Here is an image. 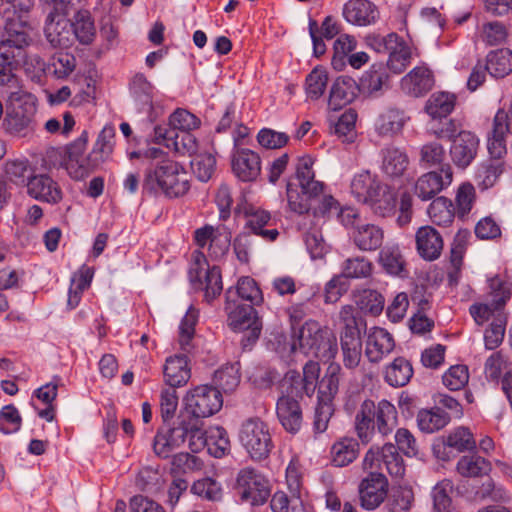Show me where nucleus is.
Returning a JSON list of instances; mask_svg holds the SVG:
<instances>
[{
    "label": "nucleus",
    "instance_id": "f257e3e1",
    "mask_svg": "<svg viewBox=\"0 0 512 512\" xmlns=\"http://www.w3.org/2000/svg\"><path fill=\"white\" fill-rule=\"evenodd\" d=\"M31 25L27 21H10L4 26L0 40V86L16 94L18 79L13 71L24 57V48L31 42Z\"/></svg>",
    "mask_w": 512,
    "mask_h": 512
},
{
    "label": "nucleus",
    "instance_id": "f03ea898",
    "mask_svg": "<svg viewBox=\"0 0 512 512\" xmlns=\"http://www.w3.org/2000/svg\"><path fill=\"white\" fill-rule=\"evenodd\" d=\"M397 425V409L386 399H382L378 403L371 399L364 400L354 419L355 433L364 445L372 442L376 434L381 437L390 435Z\"/></svg>",
    "mask_w": 512,
    "mask_h": 512
},
{
    "label": "nucleus",
    "instance_id": "7ed1b4c3",
    "mask_svg": "<svg viewBox=\"0 0 512 512\" xmlns=\"http://www.w3.org/2000/svg\"><path fill=\"white\" fill-rule=\"evenodd\" d=\"M190 189L184 167L171 159H164L155 168L148 169L142 183V192L157 195L162 192L168 198H178Z\"/></svg>",
    "mask_w": 512,
    "mask_h": 512
},
{
    "label": "nucleus",
    "instance_id": "20e7f679",
    "mask_svg": "<svg viewBox=\"0 0 512 512\" xmlns=\"http://www.w3.org/2000/svg\"><path fill=\"white\" fill-rule=\"evenodd\" d=\"M313 159L304 156L298 159L296 166L297 184L287 183V201L291 211L304 214L311 209V202L319 198L324 189V183L315 180Z\"/></svg>",
    "mask_w": 512,
    "mask_h": 512
},
{
    "label": "nucleus",
    "instance_id": "39448f33",
    "mask_svg": "<svg viewBox=\"0 0 512 512\" xmlns=\"http://www.w3.org/2000/svg\"><path fill=\"white\" fill-rule=\"evenodd\" d=\"M254 306L239 302V299L233 298L231 291L225 292L227 323L233 331L244 332L241 339L243 349H250L259 339L262 330V323Z\"/></svg>",
    "mask_w": 512,
    "mask_h": 512
},
{
    "label": "nucleus",
    "instance_id": "423d86ee",
    "mask_svg": "<svg viewBox=\"0 0 512 512\" xmlns=\"http://www.w3.org/2000/svg\"><path fill=\"white\" fill-rule=\"evenodd\" d=\"M238 437L242 447L254 461L267 459L274 449L270 428L258 417L243 421Z\"/></svg>",
    "mask_w": 512,
    "mask_h": 512
},
{
    "label": "nucleus",
    "instance_id": "0eeeda50",
    "mask_svg": "<svg viewBox=\"0 0 512 512\" xmlns=\"http://www.w3.org/2000/svg\"><path fill=\"white\" fill-rule=\"evenodd\" d=\"M298 343L305 354H313L320 359L334 358L338 351L335 335L315 320H308L302 325Z\"/></svg>",
    "mask_w": 512,
    "mask_h": 512
},
{
    "label": "nucleus",
    "instance_id": "6e6552de",
    "mask_svg": "<svg viewBox=\"0 0 512 512\" xmlns=\"http://www.w3.org/2000/svg\"><path fill=\"white\" fill-rule=\"evenodd\" d=\"M366 44L377 53L388 54L386 65L394 74L404 72L411 62V47L395 32L385 36L378 34L368 35L366 37Z\"/></svg>",
    "mask_w": 512,
    "mask_h": 512
},
{
    "label": "nucleus",
    "instance_id": "1a4fd4ad",
    "mask_svg": "<svg viewBox=\"0 0 512 512\" xmlns=\"http://www.w3.org/2000/svg\"><path fill=\"white\" fill-rule=\"evenodd\" d=\"M36 111V104L30 96L11 99L2 123L4 130L11 135L26 136L34 129Z\"/></svg>",
    "mask_w": 512,
    "mask_h": 512
},
{
    "label": "nucleus",
    "instance_id": "9d476101",
    "mask_svg": "<svg viewBox=\"0 0 512 512\" xmlns=\"http://www.w3.org/2000/svg\"><path fill=\"white\" fill-rule=\"evenodd\" d=\"M185 409L194 418L210 417L223 406L222 393L212 385H199L184 397Z\"/></svg>",
    "mask_w": 512,
    "mask_h": 512
},
{
    "label": "nucleus",
    "instance_id": "9b49d317",
    "mask_svg": "<svg viewBox=\"0 0 512 512\" xmlns=\"http://www.w3.org/2000/svg\"><path fill=\"white\" fill-rule=\"evenodd\" d=\"M236 484L241 500L252 506L264 504L270 496L269 481L254 468L241 469Z\"/></svg>",
    "mask_w": 512,
    "mask_h": 512
},
{
    "label": "nucleus",
    "instance_id": "f8f14e48",
    "mask_svg": "<svg viewBox=\"0 0 512 512\" xmlns=\"http://www.w3.org/2000/svg\"><path fill=\"white\" fill-rule=\"evenodd\" d=\"M511 291L507 284L498 276L489 279V292L486 303H475L469 311L478 325L490 319L493 313L501 309L510 298Z\"/></svg>",
    "mask_w": 512,
    "mask_h": 512
},
{
    "label": "nucleus",
    "instance_id": "ddd939ff",
    "mask_svg": "<svg viewBox=\"0 0 512 512\" xmlns=\"http://www.w3.org/2000/svg\"><path fill=\"white\" fill-rule=\"evenodd\" d=\"M453 180V171L449 163L441 165L439 171H430L421 175L414 185V193L422 201L434 198Z\"/></svg>",
    "mask_w": 512,
    "mask_h": 512
},
{
    "label": "nucleus",
    "instance_id": "4468645a",
    "mask_svg": "<svg viewBox=\"0 0 512 512\" xmlns=\"http://www.w3.org/2000/svg\"><path fill=\"white\" fill-rule=\"evenodd\" d=\"M388 481L382 473L371 472L359 485L360 505L366 510L376 509L387 496Z\"/></svg>",
    "mask_w": 512,
    "mask_h": 512
},
{
    "label": "nucleus",
    "instance_id": "2eb2a0df",
    "mask_svg": "<svg viewBox=\"0 0 512 512\" xmlns=\"http://www.w3.org/2000/svg\"><path fill=\"white\" fill-rule=\"evenodd\" d=\"M155 140L167 148H173L177 153L192 156L198 150L196 137L190 131H175L167 127L155 128Z\"/></svg>",
    "mask_w": 512,
    "mask_h": 512
},
{
    "label": "nucleus",
    "instance_id": "dca6fc26",
    "mask_svg": "<svg viewBox=\"0 0 512 512\" xmlns=\"http://www.w3.org/2000/svg\"><path fill=\"white\" fill-rule=\"evenodd\" d=\"M479 144V139L474 133H459L458 137L453 139L449 150L453 164L460 169L467 168L476 158Z\"/></svg>",
    "mask_w": 512,
    "mask_h": 512
},
{
    "label": "nucleus",
    "instance_id": "f3484780",
    "mask_svg": "<svg viewBox=\"0 0 512 512\" xmlns=\"http://www.w3.org/2000/svg\"><path fill=\"white\" fill-rule=\"evenodd\" d=\"M512 134V102L507 111L500 109L493 120L491 135L488 137V150L493 158L506 153V135Z\"/></svg>",
    "mask_w": 512,
    "mask_h": 512
},
{
    "label": "nucleus",
    "instance_id": "a211bd4d",
    "mask_svg": "<svg viewBox=\"0 0 512 512\" xmlns=\"http://www.w3.org/2000/svg\"><path fill=\"white\" fill-rule=\"evenodd\" d=\"M88 142V133L83 131L81 135L67 146L66 169L69 175L75 180H83L89 176L88 156L84 157L83 152Z\"/></svg>",
    "mask_w": 512,
    "mask_h": 512
},
{
    "label": "nucleus",
    "instance_id": "6ab92c4d",
    "mask_svg": "<svg viewBox=\"0 0 512 512\" xmlns=\"http://www.w3.org/2000/svg\"><path fill=\"white\" fill-rule=\"evenodd\" d=\"M277 418L285 431L296 434L303 423L302 408L292 395H282L276 402Z\"/></svg>",
    "mask_w": 512,
    "mask_h": 512
},
{
    "label": "nucleus",
    "instance_id": "aec40b11",
    "mask_svg": "<svg viewBox=\"0 0 512 512\" xmlns=\"http://www.w3.org/2000/svg\"><path fill=\"white\" fill-rule=\"evenodd\" d=\"M415 242L419 256L427 261L438 259L444 246L441 234L429 225L422 226L416 231Z\"/></svg>",
    "mask_w": 512,
    "mask_h": 512
},
{
    "label": "nucleus",
    "instance_id": "412c9836",
    "mask_svg": "<svg viewBox=\"0 0 512 512\" xmlns=\"http://www.w3.org/2000/svg\"><path fill=\"white\" fill-rule=\"evenodd\" d=\"M400 85L407 95L421 97L433 88L434 76L426 66H417L401 79Z\"/></svg>",
    "mask_w": 512,
    "mask_h": 512
},
{
    "label": "nucleus",
    "instance_id": "4be33fe9",
    "mask_svg": "<svg viewBox=\"0 0 512 512\" xmlns=\"http://www.w3.org/2000/svg\"><path fill=\"white\" fill-rule=\"evenodd\" d=\"M342 14L348 23L357 26L374 24L379 18L378 8L368 0H349L344 4Z\"/></svg>",
    "mask_w": 512,
    "mask_h": 512
},
{
    "label": "nucleus",
    "instance_id": "5701e85b",
    "mask_svg": "<svg viewBox=\"0 0 512 512\" xmlns=\"http://www.w3.org/2000/svg\"><path fill=\"white\" fill-rule=\"evenodd\" d=\"M351 239L360 251H376L383 244L384 230L373 223H357V226L351 232Z\"/></svg>",
    "mask_w": 512,
    "mask_h": 512
},
{
    "label": "nucleus",
    "instance_id": "b1692460",
    "mask_svg": "<svg viewBox=\"0 0 512 512\" xmlns=\"http://www.w3.org/2000/svg\"><path fill=\"white\" fill-rule=\"evenodd\" d=\"M232 170L240 180L254 181L261 172L260 156L250 149H239L232 158Z\"/></svg>",
    "mask_w": 512,
    "mask_h": 512
},
{
    "label": "nucleus",
    "instance_id": "393cba45",
    "mask_svg": "<svg viewBox=\"0 0 512 512\" xmlns=\"http://www.w3.org/2000/svg\"><path fill=\"white\" fill-rule=\"evenodd\" d=\"M27 193L34 199L56 204L62 199L58 184L48 175H35L27 181Z\"/></svg>",
    "mask_w": 512,
    "mask_h": 512
},
{
    "label": "nucleus",
    "instance_id": "a878e982",
    "mask_svg": "<svg viewBox=\"0 0 512 512\" xmlns=\"http://www.w3.org/2000/svg\"><path fill=\"white\" fill-rule=\"evenodd\" d=\"M395 347L392 335L384 328L375 327L369 334L365 354L372 363L380 362Z\"/></svg>",
    "mask_w": 512,
    "mask_h": 512
},
{
    "label": "nucleus",
    "instance_id": "bb28decb",
    "mask_svg": "<svg viewBox=\"0 0 512 512\" xmlns=\"http://www.w3.org/2000/svg\"><path fill=\"white\" fill-rule=\"evenodd\" d=\"M359 91V85L352 77L339 76L332 84L328 104L333 110H339L351 103Z\"/></svg>",
    "mask_w": 512,
    "mask_h": 512
},
{
    "label": "nucleus",
    "instance_id": "cd10ccee",
    "mask_svg": "<svg viewBox=\"0 0 512 512\" xmlns=\"http://www.w3.org/2000/svg\"><path fill=\"white\" fill-rule=\"evenodd\" d=\"M288 487L291 495L284 491H277L272 495L270 507L273 512H304L303 501L297 493L299 481L297 478H290L287 475Z\"/></svg>",
    "mask_w": 512,
    "mask_h": 512
},
{
    "label": "nucleus",
    "instance_id": "c85d7f7f",
    "mask_svg": "<svg viewBox=\"0 0 512 512\" xmlns=\"http://www.w3.org/2000/svg\"><path fill=\"white\" fill-rule=\"evenodd\" d=\"M163 377L169 388L186 385L191 377L187 356L175 355L167 358L163 367Z\"/></svg>",
    "mask_w": 512,
    "mask_h": 512
},
{
    "label": "nucleus",
    "instance_id": "c756f323",
    "mask_svg": "<svg viewBox=\"0 0 512 512\" xmlns=\"http://www.w3.org/2000/svg\"><path fill=\"white\" fill-rule=\"evenodd\" d=\"M382 170L391 178H400L409 166L407 153L398 147L388 146L381 150Z\"/></svg>",
    "mask_w": 512,
    "mask_h": 512
},
{
    "label": "nucleus",
    "instance_id": "7c9ffc66",
    "mask_svg": "<svg viewBox=\"0 0 512 512\" xmlns=\"http://www.w3.org/2000/svg\"><path fill=\"white\" fill-rule=\"evenodd\" d=\"M44 34L53 48H68L73 44L70 20H45Z\"/></svg>",
    "mask_w": 512,
    "mask_h": 512
},
{
    "label": "nucleus",
    "instance_id": "2f4dec72",
    "mask_svg": "<svg viewBox=\"0 0 512 512\" xmlns=\"http://www.w3.org/2000/svg\"><path fill=\"white\" fill-rule=\"evenodd\" d=\"M383 185V183L366 170L353 177L350 188L355 199L360 203L366 204L371 201L372 197L375 196Z\"/></svg>",
    "mask_w": 512,
    "mask_h": 512
},
{
    "label": "nucleus",
    "instance_id": "473e14b6",
    "mask_svg": "<svg viewBox=\"0 0 512 512\" xmlns=\"http://www.w3.org/2000/svg\"><path fill=\"white\" fill-rule=\"evenodd\" d=\"M358 85L362 93L377 96L389 88V75L382 65H373L362 75Z\"/></svg>",
    "mask_w": 512,
    "mask_h": 512
},
{
    "label": "nucleus",
    "instance_id": "72a5a7b5",
    "mask_svg": "<svg viewBox=\"0 0 512 512\" xmlns=\"http://www.w3.org/2000/svg\"><path fill=\"white\" fill-rule=\"evenodd\" d=\"M73 32V40L76 39L82 45H90L96 37V27L90 11L78 10L70 20Z\"/></svg>",
    "mask_w": 512,
    "mask_h": 512
},
{
    "label": "nucleus",
    "instance_id": "f704fd0d",
    "mask_svg": "<svg viewBox=\"0 0 512 512\" xmlns=\"http://www.w3.org/2000/svg\"><path fill=\"white\" fill-rule=\"evenodd\" d=\"M359 439L343 437L330 449L331 462L336 467H345L357 459L360 452Z\"/></svg>",
    "mask_w": 512,
    "mask_h": 512
},
{
    "label": "nucleus",
    "instance_id": "c9c22d12",
    "mask_svg": "<svg viewBox=\"0 0 512 512\" xmlns=\"http://www.w3.org/2000/svg\"><path fill=\"white\" fill-rule=\"evenodd\" d=\"M341 366L338 363H331L325 375L318 384V402L333 404V399L338 393Z\"/></svg>",
    "mask_w": 512,
    "mask_h": 512
},
{
    "label": "nucleus",
    "instance_id": "e433bc0d",
    "mask_svg": "<svg viewBox=\"0 0 512 512\" xmlns=\"http://www.w3.org/2000/svg\"><path fill=\"white\" fill-rule=\"evenodd\" d=\"M370 206L373 213L379 217H390L396 212L397 198L396 194L388 185L384 184L377 191L371 201L366 203Z\"/></svg>",
    "mask_w": 512,
    "mask_h": 512
},
{
    "label": "nucleus",
    "instance_id": "4c0bfd02",
    "mask_svg": "<svg viewBox=\"0 0 512 512\" xmlns=\"http://www.w3.org/2000/svg\"><path fill=\"white\" fill-rule=\"evenodd\" d=\"M409 117L398 108H388L377 121V130L382 136H392L400 133Z\"/></svg>",
    "mask_w": 512,
    "mask_h": 512
},
{
    "label": "nucleus",
    "instance_id": "58836bf2",
    "mask_svg": "<svg viewBox=\"0 0 512 512\" xmlns=\"http://www.w3.org/2000/svg\"><path fill=\"white\" fill-rule=\"evenodd\" d=\"M450 419V415L440 407L422 409L417 414L418 427L426 433H433L444 428Z\"/></svg>",
    "mask_w": 512,
    "mask_h": 512
},
{
    "label": "nucleus",
    "instance_id": "ea45409f",
    "mask_svg": "<svg viewBox=\"0 0 512 512\" xmlns=\"http://www.w3.org/2000/svg\"><path fill=\"white\" fill-rule=\"evenodd\" d=\"M488 73L503 78L512 72V51L506 48L490 51L486 56Z\"/></svg>",
    "mask_w": 512,
    "mask_h": 512
},
{
    "label": "nucleus",
    "instance_id": "a19ab883",
    "mask_svg": "<svg viewBox=\"0 0 512 512\" xmlns=\"http://www.w3.org/2000/svg\"><path fill=\"white\" fill-rule=\"evenodd\" d=\"M153 85L144 74H136L130 82V92L140 110H149L153 105Z\"/></svg>",
    "mask_w": 512,
    "mask_h": 512
},
{
    "label": "nucleus",
    "instance_id": "79ce46f5",
    "mask_svg": "<svg viewBox=\"0 0 512 512\" xmlns=\"http://www.w3.org/2000/svg\"><path fill=\"white\" fill-rule=\"evenodd\" d=\"M413 376L411 363L404 357H397L387 366L385 380L392 387L405 386Z\"/></svg>",
    "mask_w": 512,
    "mask_h": 512
},
{
    "label": "nucleus",
    "instance_id": "37998d69",
    "mask_svg": "<svg viewBox=\"0 0 512 512\" xmlns=\"http://www.w3.org/2000/svg\"><path fill=\"white\" fill-rule=\"evenodd\" d=\"M226 291H231L233 298L239 299V302L248 301L249 304L259 305L263 302V295L256 281L249 277H241L235 288L230 287Z\"/></svg>",
    "mask_w": 512,
    "mask_h": 512
},
{
    "label": "nucleus",
    "instance_id": "c03bdc74",
    "mask_svg": "<svg viewBox=\"0 0 512 512\" xmlns=\"http://www.w3.org/2000/svg\"><path fill=\"white\" fill-rule=\"evenodd\" d=\"M456 469L463 477H481L491 470V464L484 457L471 454L462 456L457 462Z\"/></svg>",
    "mask_w": 512,
    "mask_h": 512
},
{
    "label": "nucleus",
    "instance_id": "a18cd8bd",
    "mask_svg": "<svg viewBox=\"0 0 512 512\" xmlns=\"http://www.w3.org/2000/svg\"><path fill=\"white\" fill-rule=\"evenodd\" d=\"M456 97L446 92L434 93L425 105L426 112L433 118H446L455 107Z\"/></svg>",
    "mask_w": 512,
    "mask_h": 512
},
{
    "label": "nucleus",
    "instance_id": "49530a36",
    "mask_svg": "<svg viewBox=\"0 0 512 512\" xmlns=\"http://www.w3.org/2000/svg\"><path fill=\"white\" fill-rule=\"evenodd\" d=\"M271 220L270 213L264 210H256L247 215L246 226L251 230L252 234L261 236L267 241H274L279 235L276 228L264 229Z\"/></svg>",
    "mask_w": 512,
    "mask_h": 512
},
{
    "label": "nucleus",
    "instance_id": "de8ad7c7",
    "mask_svg": "<svg viewBox=\"0 0 512 512\" xmlns=\"http://www.w3.org/2000/svg\"><path fill=\"white\" fill-rule=\"evenodd\" d=\"M428 215L433 223L439 226H447L453 222L455 210L449 199L438 197L429 205Z\"/></svg>",
    "mask_w": 512,
    "mask_h": 512
},
{
    "label": "nucleus",
    "instance_id": "09e8293b",
    "mask_svg": "<svg viewBox=\"0 0 512 512\" xmlns=\"http://www.w3.org/2000/svg\"><path fill=\"white\" fill-rule=\"evenodd\" d=\"M34 0H0V15L10 21H24L23 15L28 14L34 7Z\"/></svg>",
    "mask_w": 512,
    "mask_h": 512
},
{
    "label": "nucleus",
    "instance_id": "8fccbe9b",
    "mask_svg": "<svg viewBox=\"0 0 512 512\" xmlns=\"http://www.w3.org/2000/svg\"><path fill=\"white\" fill-rule=\"evenodd\" d=\"M191 493L211 502H219L223 498L221 483L210 477L194 481L191 486Z\"/></svg>",
    "mask_w": 512,
    "mask_h": 512
},
{
    "label": "nucleus",
    "instance_id": "3c124183",
    "mask_svg": "<svg viewBox=\"0 0 512 512\" xmlns=\"http://www.w3.org/2000/svg\"><path fill=\"white\" fill-rule=\"evenodd\" d=\"M379 263L391 275H400L404 271L405 261L396 245L386 246L379 253Z\"/></svg>",
    "mask_w": 512,
    "mask_h": 512
},
{
    "label": "nucleus",
    "instance_id": "603ef678",
    "mask_svg": "<svg viewBox=\"0 0 512 512\" xmlns=\"http://www.w3.org/2000/svg\"><path fill=\"white\" fill-rule=\"evenodd\" d=\"M213 387L220 392H232L240 383V375L235 365H226L216 370L212 379Z\"/></svg>",
    "mask_w": 512,
    "mask_h": 512
},
{
    "label": "nucleus",
    "instance_id": "864d4df0",
    "mask_svg": "<svg viewBox=\"0 0 512 512\" xmlns=\"http://www.w3.org/2000/svg\"><path fill=\"white\" fill-rule=\"evenodd\" d=\"M398 448L392 443H386L380 450L381 464L391 476L401 477L404 475L405 467Z\"/></svg>",
    "mask_w": 512,
    "mask_h": 512
},
{
    "label": "nucleus",
    "instance_id": "5fc2aeb1",
    "mask_svg": "<svg viewBox=\"0 0 512 512\" xmlns=\"http://www.w3.org/2000/svg\"><path fill=\"white\" fill-rule=\"evenodd\" d=\"M414 494L409 487H398L392 491L385 503L388 512H408L413 504Z\"/></svg>",
    "mask_w": 512,
    "mask_h": 512
},
{
    "label": "nucleus",
    "instance_id": "6e6d98bb",
    "mask_svg": "<svg viewBox=\"0 0 512 512\" xmlns=\"http://www.w3.org/2000/svg\"><path fill=\"white\" fill-rule=\"evenodd\" d=\"M444 445L463 452L473 450L476 447V441L469 428L460 426L451 431L443 440Z\"/></svg>",
    "mask_w": 512,
    "mask_h": 512
},
{
    "label": "nucleus",
    "instance_id": "4d7b16f0",
    "mask_svg": "<svg viewBox=\"0 0 512 512\" xmlns=\"http://www.w3.org/2000/svg\"><path fill=\"white\" fill-rule=\"evenodd\" d=\"M495 158V160H489L478 168L476 172V180L478 185L482 189H488L492 187L503 172V165Z\"/></svg>",
    "mask_w": 512,
    "mask_h": 512
},
{
    "label": "nucleus",
    "instance_id": "13d9d810",
    "mask_svg": "<svg viewBox=\"0 0 512 512\" xmlns=\"http://www.w3.org/2000/svg\"><path fill=\"white\" fill-rule=\"evenodd\" d=\"M202 467L203 461L199 457L180 452L172 456L170 469L172 474L180 475L199 471Z\"/></svg>",
    "mask_w": 512,
    "mask_h": 512
},
{
    "label": "nucleus",
    "instance_id": "bf43d9fd",
    "mask_svg": "<svg viewBox=\"0 0 512 512\" xmlns=\"http://www.w3.org/2000/svg\"><path fill=\"white\" fill-rule=\"evenodd\" d=\"M328 83V73L325 69L316 67L306 77V93L313 100L319 99L325 92Z\"/></svg>",
    "mask_w": 512,
    "mask_h": 512
},
{
    "label": "nucleus",
    "instance_id": "052dcab7",
    "mask_svg": "<svg viewBox=\"0 0 512 512\" xmlns=\"http://www.w3.org/2000/svg\"><path fill=\"white\" fill-rule=\"evenodd\" d=\"M372 273V263L365 257L348 258L342 266V276L344 278H366Z\"/></svg>",
    "mask_w": 512,
    "mask_h": 512
},
{
    "label": "nucleus",
    "instance_id": "680f3d73",
    "mask_svg": "<svg viewBox=\"0 0 512 512\" xmlns=\"http://www.w3.org/2000/svg\"><path fill=\"white\" fill-rule=\"evenodd\" d=\"M230 450V440L223 427H215L208 434V452L210 455L221 458Z\"/></svg>",
    "mask_w": 512,
    "mask_h": 512
},
{
    "label": "nucleus",
    "instance_id": "e2e57ef3",
    "mask_svg": "<svg viewBox=\"0 0 512 512\" xmlns=\"http://www.w3.org/2000/svg\"><path fill=\"white\" fill-rule=\"evenodd\" d=\"M202 290L205 291V299L207 302L213 301L221 294L223 285L219 267L213 266L212 268H207L204 273Z\"/></svg>",
    "mask_w": 512,
    "mask_h": 512
},
{
    "label": "nucleus",
    "instance_id": "0e129e2a",
    "mask_svg": "<svg viewBox=\"0 0 512 512\" xmlns=\"http://www.w3.org/2000/svg\"><path fill=\"white\" fill-rule=\"evenodd\" d=\"M195 176L202 182L208 181L215 170L216 160L212 154L196 155L190 162Z\"/></svg>",
    "mask_w": 512,
    "mask_h": 512
},
{
    "label": "nucleus",
    "instance_id": "69168bd1",
    "mask_svg": "<svg viewBox=\"0 0 512 512\" xmlns=\"http://www.w3.org/2000/svg\"><path fill=\"white\" fill-rule=\"evenodd\" d=\"M453 482L444 479L436 484L432 491L434 508L438 512H448L451 505L450 494L453 491Z\"/></svg>",
    "mask_w": 512,
    "mask_h": 512
},
{
    "label": "nucleus",
    "instance_id": "338daca9",
    "mask_svg": "<svg viewBox=\"0 0 512 512\" xmlns=\"http://www.w3.org/2000/svg\"><path fill=\"white\" fill-rule=\"evenodd\" d=\"M468 380L469 373L465 365H454L442 376L443 384L452 391L464 388Z\"/></svg>",
    "mask_w": 512,
    "mask_h": 512
},
{
    "label": "nucleus",
    "instance_id": "774afa93",
    "mask_svg": "<svg viewBox=\"0 0 512 512\" xmlns=\"http://www.w3.org/2000/svg\"><path fill=\"white\" fill-rule=\"evenodd\" d=\"M507 36L506 26L499 21L488 22L482 26V39L489 46L503 44Z\"/></svg>",
    "mask_w": 512,
    "mask_h": 512
}]
</instances>
